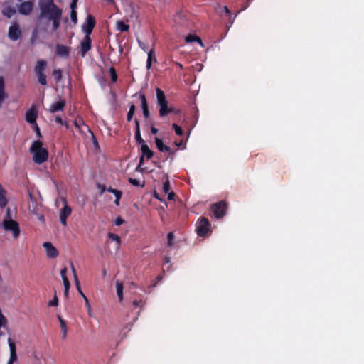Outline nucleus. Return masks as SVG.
<instances>
[{"label":"nucleus","mask_w":364,"mask_h":364,"mask_svg":"<svg viewBox=\"0 0 364 364\" xmlns=\"http://www.w3.org/2000/svg\"><path fill=\"white\" fill-rule=\"evenodd\" d=\"M38 6L40 9L39 18H46L50 21L54 20L58 16H62L63 11L54 3V0H40Z\"/></svg>","instance_id":"nucleus-1"},{"label":"nucleus","mask_w":364,"mask_h":364,"mask_svg":"<svg viewBox=\"0 0 364 364\" xmlns=\"http://www.w3.org/2000/svg\"><path fill=\"white\" fill-rule=\"evenodd\" d=\"M30 152L33 154V161L36 164H41L48 159V151L43 147V143L40 140L33 141Z\"/></svg>","instance_id":"nucleus-2"},{"label":"nucleus","mask_w":364,"mask_h":364,"mask_svg":"<svg viewBox=\"0 0 364 364\" xmlns=\"http://www.w3.org/2000/svg\"><path fill=\"white\" fill-rule=\"evenodd\" d=\"M157 104L160 107L159 116L164 117L169 113L175 112L174 109L168 107V101L163 90L157 87L156 90Z\"/></svg>","instance_id":"nucleus-3"},{"label":"nucleus","mask_w":364,"mask_h":364,"mask_svg":"<svg viewBox=\"0 0 364 364\" xmlns=\"http://www.w3.org/2000/svg\"><path fill=\"white\" fill-rule=\"evenodd\" d=\"M48 63L45 60H39L34 66V73L38 78V82L43 86L47 85V77L45 70Z\"/></svg>","instance_id":"nucleus-4"},{"label":"nucleus","mask_w":364,"mask_h":364,"mask_svg":"<svg viewBox=\"0 0 364 364\" xmlns=\"http://www.w3.org/2000/svg\"><path fill=\"white\" fill-rule=\"evenodd\" d=\"M6 216L8 219H5L3 221V227L7 231H11L13 236L16 238L20 235V228L18 223L11 218L10 208H7Z\"/></svg>","instance_id":"nucleus-5"},{"label":"nucleus","mask_w":364,"mask_h":364,"mask_svg":"<svg viewBox=\"0 0 364 364\" xmlns=\"http://www.w3.org/2000/svg\"><path fill=\"white\" fill-rule=\"evenodd\" d=\"M196 231L199 237H205L211 232L210 223L205 217H200L196 222Z\"/></svg>","instance_id":"nucleus-6"},{"label":"nucleus","mask_w":364,"mask_h":364,"mask_svg":"<svg viewBox=\"0 0 364 364\" xmlns=\"http://www.w3.org/2000/svg\"><path fill=\"white\" fill-rule=\"evenodd\" d=\"M228 204L224 200L212 204L210 207L214 216L218 219L223 218L226 214Z\"/></svg>","instance_id":"nucleus-7"},{"label":"nucleus","mask_w":364,"mask_h":364,"mask_svg":"<svg viewBox=\"0 0 364 364\" xmlns=\"http://www.w3.org/2000/svg\"><path fill=\"white\" fill-rule=\"evenodd\" d=\"M64 203L63 207L60 210V221L63 226L67 225V218L72 213V208L68 205L67 200L65 198H62Z\"/></svg>","instance_id":"nucleus-8"},{"label":"nucleus","mask_w":364,"mask_h":364,"mask_svg":"<svg viewBox=\"0 0 364 364\" xmlns=\"http://www.w3.org/2000/svg\"><path fill=\"white\" fill-rule=\"evenodd\" d=\"M95 24V18L91 14L87 15L85 22L82 26V30L85 33V36H90Z\"/></svg>","instance_id":"nucleus-9"},{"label":"nucleus","mask_w":364,"mask_h":364,"mask_svg":"<svg viewBox=\"0 0 364 364\" xmlns=\"http://www.w3.org/2000/svg\"><path fill=\"white\" fill-rule=\"evenodd\" d=\"M21 34V31L18 23H14L9 27L8 36L11 41H16L20 39Z\"/></svg>","instance_id":"nucleus-10"},{"label":"nucleus","mask_w":364,"mask_h":364,"mask_svg":"<svg viewBox=\"0 0 364 364\" xmlns=\"http://www.w3.org/2000/svg\"><path fill=\"white\" fill-rule=\"evenodd\" d=\"M141 156L139 159V164L136 167V171H138L141 166V165L144 163V158L146 157L147 159H150L154 156V152L149 149L147 144H143L141 146Z\"/></svg>","instance_id":"nucleus-11"},{"label":"nucleus","mask_w":364,"mask_h":364,"mask_svg":"<svg viewBox=\"0 0 364 364\" xmlns=\"http://www.w3.org/2000/svg\"><path fill=\"white\" fill-rule=\"evenodd\" d=\"M38 117V108L36 105H33L26 112V120L29 124H36Z\"/></svg>","instance_id":"nucleus-12"},{"label":"nucleus","mask_w":364,"mask_h":364,"mask_svg":"<svg viewBox=\"0 0 364 364\" xmlns=\"http://www.w3.org/2000/svg\"><path fill=\"white\" fill-rule=\"evenodd\" d=\"M92 48V40L90 36H85L80 43V55L84 58Z\"/></svg>","instance_id":"nucleus-13"},{"label":"nucleus","mask_w":364,"mask_h":364,"mask_svg":"<svg viewBox=\"0 0 364 364\" xmlns=\"http://www.w3.org/2000/svg\"><path fill=\"white\" fill-rule=\"evenodd\" d=\"M43 247L45 248L46 255L48 257L54 259L58 256V250L52 245L50 242H46L43 244Z\"/></svg>","instance_id":"nucleus-14"},{"label":"nucleus","mask_w":364,"mask_h":364,"mask_svg":"<svg viewBox=\"0 0 364 364\" xmlns=\"http://www.w3.org/2000/svg\"><path fill=\"white\" fill-rule=\"evenodd\" d=\"M70 48L64 45L57 44L55 54L59 57L68 58L70 55Z\"/></svg>","instance_id":"nucleus-15"},{"label":"nucleus","mask_w":364,"mask_h":364,"mask_svg":"<svg viewBox=\"0 0 364 364\" xmlns=\"http://www.w3.org/2000/svg\"><path fill=\"white\" fill-rule=\"evenodd\" d=\"M65 105H66L65 100V99H61L60 100H59V101H58L56 102L53 103L50 106L48 111L50 113H55V112H59V111H63V109L65 107Z\"/></svg>","instance_id":"nucleus-16"},{"label":"nucleus","mask_w":364,"mask_h":364,"mask_svg":"<svg viewBox=\"0 0 364 364\" xmlns=\"http://www.w3.org/2000/svg\"><path fill=\"white\" fill-rule=\"evenodd\" d=\"M33 6L31 1L22 2L18 7V12L23 15H28L32 11Z\"/></svg>","instance_id":"nucleus-17"},{"label":"nucleus","mask_w":364,"mask_h":364,"mask_svg":"<svg viewBox=\"0 0 364 364\" xmlns=\"http://www.w3.org/2000/svg\"><path fill=\"white\" fill-rule=\"evenodd\" d=\"M8 343L9 346V350H10V358L9 360L16 362L17 360V353H16V348L14 342L11 340V338H8Z\"/></svg>","instance_id":"nucleus-18"},{"label":"nucleus","mask_w":364,"mask_h":364,"mask_svg":"<svg viewBox=\"0 0 364 364\" xmlns=\"http://www.w3.org/2000/svg\"><path fill=\"white\" fill-rule=\"evenodd\" d=\"M155 144H156L157 149L160 151H161V152L167 151L169 154L172 153L171 149L169 146L165 145L161 139L156 137L155 138Z\"/></svg>","instance_id":"nucleus-19"},{"label":"nucleus","mask_w":364,"mask_h":364,"mask_svg":"<svg viewBox=\"0 0 364 364\" xmlns=\"http://www.w3.org/2000/svg\"><path fill=\"white\" fill-rule=\"evenodd\" d=\"M52 75L57 83L60 82L63 78V71L60 68L54 69Z\"/></svg>","instance_id":"nucleus-20"},{"label":"nucleus","mask_w":364,"mask_h":364,"mask_svg":"<svg viewBox=\"0 0 364 364\" xmlns=\"http://www.w3.org/2000/svg\"><path fill=\"white\" fill-rule=\"evenodd\" d=\"M16 9L11 6H7L2 11L3 15L6 16L7 18H11L16 14Z\"/></svg>","instance_id":"nucleus-21"},{"label":"nucleus","mask_w":364,"mask_h":364,"mask_svg":"<svg viewBox=\"0 0 364 364\" xmlns=\"http://www.w3.org/2000/svg\"><path fill=\"white\" fill-rule=\"evenodd\" d=\"M116 290L119 301L123 299V284L119 281L116 282Z\"/></svg>","instance_id":"nucleus-22"},{"label":"nucleus","mask_w":364,"mask_h":364,"mask_svg":"<svg viewBox=\"0 0 364 364\" xmlns=\"http://www.w3.org/2000/svg\"><path fill=\"white\" fill-rule=\"evenodd\" d=\"M139 97L141 100V107L142 109V111L149 109L148 102L145 94L143 92H139Z\"/></svg>","instance_id":"nucleus-23"},{"label":"nucleus","mask_w":364,"mask_h":364,"mask_svg":"<svg viewBox=\"0 0 364 364\" xmlns=\"http://www.w3.org/2000/svg\"><path fill=\"white\" fill-rule=\"evenodd\" d=\"M186 41L187 43L198 42L200 45H203L202 40L196 35L189 34L186 37Z\"/></svg>","instance_id":"nucleus-24"},{"label":"nucleus","mask_w":364,"mask_h":364,"mask_svg":"<svg viewBox=\"0 0 364 364\" xmlns=\"http://www.w3.org/2000/svg\"><path fill=\"white\" fill-rule=\"evenodd\" d=\"M117 28L121 32H125L129 30V25L124 23L122 21H118Z\"/></svg>","instance_id":"nucleus-25"},{"label":"nucleus","mask_w":364,"mask_h":364,"mask_svg":"<svg viewBox=\"0 0 364 364\" xmlns=\"http://www.w3.org/2000/svg\"><path fill=\"white\" fill-rule=\"evenodd\" d=\"M60 18L61 16H58L54 20H50L52 21V28L53 31H57L60 26Z\"/></svg>","instance_id":"nucleus-26"},{"label":"nucleus","mask_w":364,"mask_h":364,"mask_svg":"<svg viewBox=\"0 0 364 364\" xmlns=\"http://www.w3.org/2000/svg\"><path fill=\"white\" fill-rule=\"evenodd\" d=\"M135 109H136L135 105L134 104H132L129 106V109L127 115V122H130L133 119V116L135 112Z\"/></svg>","instance_id":"nucleus-27"},{"label":"nucleus","mask_w":364,"mask_h":364,"mask_svg":"<svg viewBox=\"0 0 364 364\" xmlns=\"http://www.w3.org/2000/svg\"><path fill=\"white\" fill-rule=\"evenodd\" d=\"M109 72L110 74L112 82H116L117 80V74L115 68L113 66H111L109 69Z\"/></svg>","instance_id":"nucleus-28"},{"label":"nucleus","mask_w":364,"mask_h":364,"mask_svg":"<svg viewBox=\"0 0 364 364\" xmlns=\"http://www.w3.org/2000/svg\"><path fill=\"white\" fill-rule=\"evenodd\" d=\"M129 182L134 186L136 187H144V181L141 182V181L132 178H129Z\"/></svg>","instance_id":"nucleus-29"},{"label":"nucleus","mask_w":364,"mask_h":364,"mask_svg":"<svg viewBox=\"0 0 364 364\" xmlns=\"http://www.w3.org/2000/svg\"><path fill=\"white\" fill-rule=\"evenodd\" d=\"M58 319L60 323V328L63 331V338H65L67 333L66 323L60 316H58Z\"/></svg>","instance_id":"nucleus-30"},{"label":"nucleus","mask_w":364,"mask_h":364,"mask_svg":"<svg viewBox=\"0 0 364 364\" xmlns=\"http://www.w3.org/2000/svg\"><path fill=\"white\" fill-rule=\"evenodd\" d=\"M107 236L112 241H115L117 242V245L119 246V245L121 243V239L117 235L109 232V233H108Z\"/></svg>","instance_id":"nucleus-31"},{"label":"nucleus","mask_w":364,"mask_h":364,"mask_svg":"<svg viewBox=\"0 0 364 364\" xmlns=\"http://www.w3.org/2000/svg\"><path fill=\"white\" fill-rule=\"evenodd\" d=\"M135 139L136 142L140 144L141 146L143 144H146L144 140L141 136V131L135 132Z\"/></svg>","instance_id":"nucleus-32"},{"label":"nucleus","mask_w":364,"mask_h":364,"mask_svg":"<svg viewBox=\"0 0 364 364\" xmlns=\"http://www.w3.org/2000/svg\"><path fill=\"white\" fill-rule=\"evenodd\" d=\"M172 127L174 129V131L177 135H178V136L183 135L184 132L180 126H178V124L174 123L172 124Z\"/></svg>","instance_id":"nucleus-33"},{"label":"nucleus","mask_w":364,"mask_h":364,"mask_svg":"<svg viewBox=\"0 0 364 364\" xmlns=\"http://www.w3.org/2000/svg\"><path fill=\"white\" fill-rule=\"evenodd\" d=\"M107 191L109 193H112L115 196L116 198H118L119 196H122V193L119 190L112 188V187H109L107 189Z\"/></svg>","instance_id":"nucleus-34"},{"label":"nucleus","mask_w":364,"mask_h":364,"mask_svg":"<svg viewBox=\"0 0 364 364\" xmlns=\"http://www.w3.org/2000/svg\"><path fill=\"white\" fill-rule=\"evenodd\" d=\"M163 191L165 193H168L170 192V182L168 178H166V180L164 181L163 184Z\"/></svg>","instance_id":"nucleus-35"},{"label":"nucleus","mask_w":364,"mask_h":364,"mask_svg":"<svg viewBox=\"0 0 364 364\" xmlns=\"http://www.w3.org/2000/svg\"><path fill=\"white\" fill-rule=\"evenodd\" d=\"M174 239V234L173 232H171L169 233H168V235H167V245L168 246L171 247L173 245V240Z\"/></svg>","instance_id":"nucleus-36"},{"label":"nucleus","mask_w":364,"mask_h":364,"mask_svg":"<svg viewBox=\"0 0 364 364\" xmlns=\"http://www.w3.org/2000/svg\"><path fill=\"white\" fill-rule=\"evenodd\" d=\"M70 18L72 22H73L74 24H76L77 22V15L76 11H71L70 12Z\"/></svg>","instance_id":"nucleus-37"},{"label":"nucleus","mask_w":364,"mask_h":364,"mask_svg":"<svg viewBox=\"0 0 364 364\" xmlns=\"http://www.w3.org/2000/svg\"><path fill=\"white\" fill-rule=\"evenodd\" d=\"M75 285H76V287H77V289L79 294L83 297V295H85V294L82 292V291L81 289L80 281L77 277L75 278Z\"/></svg>","instance_id":"nucleus-38"},{"label":"nucleus","mask_w":364,"mask_h":364,"mask_svg":"<svg viewBox=\"0 0 364 364\" xmlns=\"http://www.w3.org/2000/svg\"><path fill=\"white\" fill-rule=\"evenodd\" d=\"M58 304V299L56 294H55L53 299L48 302V306H57Z\"/></svg>","instance_id":"nucleus-39"},{"label":"nucleus","mask_w":364,"mask_h":364,"mask_svg":"<svg viewBox=\"0 0 364 364\" xmlns=\"http://www.w3.org/2000/svg\"><path fill=\"white\" fill-rule=\"evenodd\" d=\"M83 299H84L85 302V306H86V307L87 309L88 314L90 316L91 315V306H90L89 300H88V299L87 298V296L85 295H83Z\"/></svg>","instance_id":"nucleus-40"},{"label":"nucleus","mask_w":364,"mask_h":364,"mask_svg":"<svg viewBox=\"0 0 364 364\" xmlns=\"http://www.w3.org/2000/svg\"><path fill=\"white\" fill-rule=\"evenodd\" d=\"M147 59H150V60H153V59L154 60V61H156V57H155V53H154V49H151L149 52H148V58Z\"/></svg>","instance_id":"nucleus-41"},{"label":"nucleus","mask_w":364,"mask_h":364,"mask_svg":"<svg viewBox=\"0 0 364 364\" xmlns=\"http://www.w3.org/2000/svg\"><path fill=\"white\" fill-rule=\"evenodd\" d=\"M74 125L77 128H78L80 129V126L81 125H85V123H84V122H83V120L82 119H79L75 120Z\"/></svg>","instance_id":"nucleus-42"},{"label":"nucleus","mask_w":364,"mask_h":364,"mask_svg":"<svg viewBox=\"0 0 364 364\" xmlns=\"http://www.w3.org/2000/svg\"><path fill=\"white\" fill-rule=\"evenodd\" d=\"M63 282L65 289H66L67 290H69L70 289V282H69L68 279V278H63Z\"/></svg>","instance_id":"nucleus-43"},{"label":"nucleus","mask_w":364,"mask_h":364,"mask_svg":"<svg viewBox=\"0 0 364 364\" xmlns=\"http://www.w3.org/2000/svg\"><path fill=\"white\" fill-rule=\"evenodd\" d=\"M55 122L58 124H65L66 127L68 128V124L65 122H64L60 117H56Z\"/></svg>","instance_id":"nucleus-44"},{"label":"nucleus","mask_w":364,"mask_h":364,"mask_svg":"<svg viewBox=\"0 0 364 364\" xmlns=\"http://www.w3.org/2000/svg\"><path fill=\"white\" fill-rule=\"evenodd\" d=\"M77 1L78 0H72V1L70 3V6L71 11H76Z\"/></svg>","instance_id":"nucleus-45"},{"label":"nucleus","mask_w":364,"mask_h":364,"mask_svg":"<svg viewBox=\"0 0 364 364\" xmlns=\"http://www.w3.org/2000/svg\"><path fill=\"white\" fill-rule=\"evenodd\" d=\"M124 220L121 217H117L114 221V224L117 226L122 225Z\"/></svg>","instance_id":"nucleus-46"},{"label":"nucleus","mask_w":364,"mask_h":364,"mask_svg":"<svg viewBox=\"0 0 364 364\" xmlns=\"http://www.w3.org/2000/svg\"><path fill=\"white\" fill-rule=\"evenodd\" d=\"M67 271H68V269H67L66 267H64L63 269H61L60 275H61L62 279L63 278H68L67 275H66L67 274Z\"/></svg>","instance_id":"nucleus-47"},{"label":"nucleus","mask_w":364,"mask_h":364,"mask_svg":"<svg viewBox=\"0 0 364 364\" xmlns=\"http://www.w3.org/2000/svg\"><path fill=\"white\" fill-rule=\"evenodd\" d=\"M139 47H140L143 50H144L145 52H146V51L148 50V48H147L146 45L144 43H143V42H141V41H139Z\"/></svg>","instance_id":"nucleus-48"},{"label":"nucleus","mask_w":364,"mask_h":364,"mask_svg":"<svg viewBox=\"0 0 364 364\" xmlns=\"http://www.w3.org/2000/svg\"><path fill=\"white\" fill-rule=\"evenodd\" d=\"M134 124H135V132L140 131V124L138 119H134Z\"/></svg>","instance_id":"nucleus-49"},{"label":"nucleus","mask_w":364,"mask_h":364,"mask_svg":"<svg viewBox=\"0 0 364 364\" xmlns=\"http://www.w3.org/2000/svg\"><path fill=\"white\" fill-rule=\"evenodd\" d=\"M97 187H98V188L100 189V194L101 195L105 193V191L107 190L105 185L98 184Z\"/></svg>","instance_id":"nucleus-50"},{"label":"nucleus","mask_w":364,"mask_h":364,"mask_svg":"<svg viewBox=\"0 0 364 364\" xmlns=\"http://www.w3.org/2000/svg\"><path fill=\"white\" fill-rule=\"evenodd\" d=\"M35 124V131L38 135V137H42V135L41 134L40 128L38 127V124L36 123Z\"/></svg>","instance_id":"nucleus-51"},{"label":"nucleus","mask_w":364,"mask_h":364,"mask_svg":"<svg viewBox=\"0 0 364 364\" xmlns=\"http://www.w3.org/2000/svg\"><path fill=\"white\" fill-rule=\"evenodd\" d=\"M167 194H168V199L169 200H172L174 199L175 193L173 191H170Z\"/></svg>","instance_id":"nucleus-52"},{"label":"nucleus","mask_w":364,"mask_h":364,"mask_svg":"<svg viewBox=\"0 0 364 364\" xmlns=\"http://www.w3.org/2000/svg\"><path fill=\"white\" fill-rule=\"evenodd\" d=\"M143 114H144V117L146 119L149 118V117H150V112H149V109H147L143 110Z\"/></svg>","instance_id":"nucleus-53"},{"label":"nucleus","mask_w":364,"mask_h":364,"mask_svg":"<svg viewBox=\"0 0 364 364\" xmlns=\"http://www.w3.org/2000/svg\"><path fill=\"white\" fill-rule=\"evenodd\" d=\"M141 303H142V300H141H141H139V301H138V300H134V301H133V304H134V306H135L136 307L139 306L141 305Z\"/></svg>","instance_id":"nucleus-54"},{"label":"nucleus","mask_w":364,"mask_h":364,"mask_svg":"<svg viewBox=\"0 0 364 364\" xmlns=\"http://www.w3.org/2000/svg\"><path fill=\"white\" fill-rule=\"evenodd\" d=\"M152 61L150 59H147L146 60V68L149 70L151 67Z\"/></svg>","instance_id":"nucleus-55"},{"label":"nucleus","mask_w":364,"mask_h":364,"mask_svg":"<svg viewBox=\"0 0 364 364\" xmlns=\"http://www.w3.org/2000/svg\"><path fill=\"white\" fill-rule=\"evenodd\" d=\"M158 131H159V130H158V129H157V128H156V127H151V134H157V133H158Z\"/></svg>","instance_id":"nucleus-56"},{"label":"nucleus","mask_w":364,"mask_h":364,"mask_svg":"<svg viewBox=\"0 0 364 364\" xmlns=\"http://www.w3.org/2000/svg\"><path fill=\"white\" fill-rule=\"evenodd\" d=\"M71 266H72V272L73 273L74 279H75V278L77 277V272H76V270H75V267H73V264H71Z\"/></svg>","instance_id":"nucleus-57"},{"label":"nucleus","mask_w":364,"mask_h":364,"mask_svg":"<svg viewBox=\"0 0 364 364\" xmlns=\"http://www.w3.org/2000/svg\"><path fill=\"white\" fill-rule=\"evenodd\" d=\"M223 9H224V11H225L226 14H228V15L230 14V11L229 10V9L226 6H225L223 7Z\"/></svg>","instance_id":"nucleus-58"},{"label":"nucleus","mask_w":364,"mask_h":364,"mask_svg":"<svg viewBox=\"0 0 364 364\" xmlns=\"http://www.w3.org/2000/svg\"><path fill=\"white\" fill-rule=\"evenodd\" d=\"M122 196H119L118 198H116L115 200H114V203L117 205H119V200H120V198H121Z\"/></svg>","instance_id":"nucleus-59"},{"label":"nucleus","mask_w":364,"mask_h":364,"mask_svg":"<svg viewBox=\"0 0 364 364\" xmlns=\"http://www.w3.org/2000/svg\"><path fill=\"white\" fill-rule=\"evenodd\" d=\"M68 294H69V290H67L66 289H65V290H64V296L65 297H67L68 296Z\"/></svg>","instance_id":"nucleus-60"},{"label":"nucleus","mask_w":364,"mask_h":364,"mask_svg":"<svg viewBox=\"0 0 364 364\" xmlns=\"http://www.w3.org/2000/svg\"><path fill=\"white\" fill-rule=\"evenodd\" d=\"M169 261H170V259H169L168 257H165V262H166V263H168V262H169Z\"/></svg>","instance_id":"nucleus-61"},{"label":"nucleus","mask_w":364,"mask_h":364,"mask_svg":"<svg viewBox=\"0 0 364 364\" xmlns=\"http://www.w3.org/2000/svg\"><path fill=\"white\" fill-rule=\"evenodd\" d=\"M176 64L180 68H183V65L179 63H176Z\"/></svg>","instance_id":"nucleus-62"},{"label":"nucleus","mask_w":364,"mask_h":364,"mask_svg":"<svg viewBox=\"0 0 364 364\" xmlns=\"http://www.w3.org/2000/svg\"><path fill=\"white\" fill-rule=\"evenodd\" d=\"M154 197H155L156 198L159 199V195H158L156 192L154 193Z\"/></svg>","instance_id":"nucleus-63"},{"label":"nucleus","mask_w":364,"mask_h":364,"mask_svg":"<svg viewBox=\"0 0 364 364\" xmlns=\"http://www.w3.org/2000/svg\"><path fill=\"white\" fill-rule=\"evenodd\" d=\"M14 361L9 360L8 361L7 364H14Z\"/></svg>","instance_id":"nucleus-64"}]
</instances>
